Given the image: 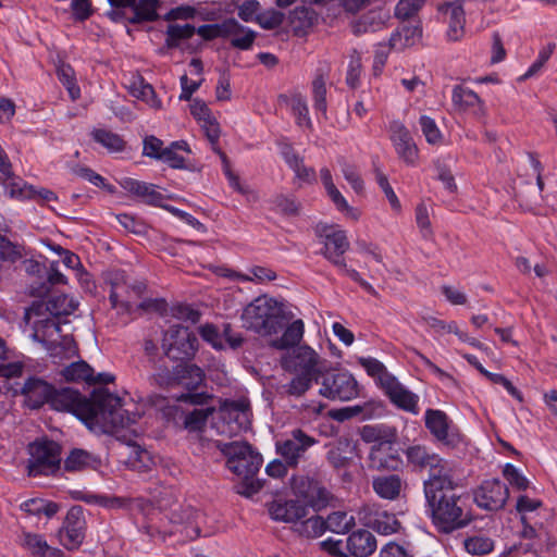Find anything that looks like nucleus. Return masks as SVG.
<instances>
[{"label": "nucleus", "instance_id": "nucleus-25", "mask_svg": "<svg viewBox=\"0 0 557 557\" xmlns=\"http://www.w3.org/2000/svg\"><path fill=\"white\" fill-rule=\"evenodd\" d=\"M446 16H448V36L453 40H458L463 34L465 25V11L462 8V0H454L440 7Z\"/></svg>", "mask_w": 557, "mask_h": 557}, {"label": "nucleus", "instance_id": "nucleus-7", "mask_svg": "<svg viewBox=\"0 0 557 557\" xmlns=\"http://www.w3.org/2000/svg\"><path fill=\"white\" fill-rule=\"evenodd\" d=\"M28 476L51 475L60 470L61 446L51 440L35 441L28 445Z\"/></svg>", "mask_w": 557, "mask_h": 557}, {"label": "nucleus", "instance_id": "nucleus-30", "mask_svg": "<svg viewBox=\"0 0 557 557\" xmlns=\"http://www.w3.org/2000/svg\"><path fill=\"white\" fill-rule=\"evenodd\" d=\"M100 466V459L91 453L74 448L64 460V469L69 472L84 471L87 469H97Z\"/></svg>", "mask_w": 557, "mask_h": 557}, {"label": "nucleus", "instance_id": "nucleus-6", "mask_svg": "<svg viewBox=\"0 0 557 557\" xmlns=\"http://www.w3.org/2000/svg\"><path fill=\"white\" fill-rule=\"evenodd\" d=\"M323 243L322 255L332 262L335 267L344 270L345 274L352 281L357 282L366 292L373 296H377L374 287L364 281L358 271L348 269L344 259V253L349 248V242L346 233L342 230H335L333 226H325L320 234Z\"/></svg>", "mask_w": 557, "mask_h": 557}, {"label": "nucleus", "instance_id": "nucleus-44", "mask_svg": "<svg viewBox=\"0 0 557 557\" xmlns=\"http://www.w3.org/2000/svg\"><path fill=\"white\" fill-rule=\"evenodd\" d=\"M296 376L292 381L282 386L283 392L288 396L300 397L302 396L312 385V382H319V377L295 373Z\"/></svg>", "mask_w": 557, "mask_h": 557}, {"label": "nucleus", "instance_id": "nucleus-15", "mask_svg": "<svg viewBox=\"0 0 557 557\" xmlns=\"http://www.w3.org/2000/svg\"><path fill=\"white\" fill-rule=\"evenodd\" d=\"M508 497V487L498 479L486 480L474 491L475 504L490 511L502 509Z\"/></svg>", "mask_w": 557, "mask_h": 557}, {"label": "nucleus", "instance_id": "nucleus-1", "mask_svg": "<svg viewBox=\"0 0 557 557\" xmlns=\"http://www.w3.org/2000/svg\"><path fill=\"white\" fill-rule=\"evenodd\" d=\"M48 405L53 410L71 412L88 428L112 433L129 445L132 440L126 435L127 429L139 419L137 413L127 412L121 405V398L106 388L96 389L90 398H86L70 387H53Z\"/></svg>", "mask_w": 557, "mask_h": 557}, {"label": "nucleus", "instance_id": "nucleus-37", "mask_svg": "<svg viewBox=\"0 0 557 557\" xmlns=\"http://www.w3.org/2000/svg\"><path fill=\"white\" fill-rule=\"evenodd\" d=\"M61 374L66 381L89 382L92 380L94 369L86 361H75L65 367Z\"/></svg>", "mask_w": 557, "mask_h": 557}, {"label": "nucleus", "instance_id": "nucleus-58", "mask_svg": "<svg viewBox=\"0 0 557 557\" xmlns=\"http://www.w3.org/2000/svg\"><path fill=\"white\" fill-rule=\"evenodd\" d=\"M116 220L121 224L122 227H124L127 232L141 235L146 233V224L139 220H137L135 216L123 213L117 214Z\"/></svg>", "mask_w": 557, "mask_h": 557}, {"label": "nucleus", "instance_id": "nucleus-21", "mask_svg": "<svg viewBox=\"0 0 557 557\" xmlns=\"http://www.w3.org/2000/svg\"><path fill=\"white\" fill-rule=\"evenodd\" d=\"M453 106L456 111L472 114L481 119L485 114L484 103L471 89L457 85L453 89Z\"/></svg>", "mask_w": 557, "mask_h": 557}, {"label": "nucleus", "instance_id": "nucleus-40", "mask_svg": "<svg viewBox=\"0 0 557 557\" xmlns=\"http://www.w3.org/2000/svg\"><path fill=\"white\" fill-rule=\"evenodd\" d=\"M370 525L377 533L384 535L396 533L400 529V522L395 515L386 511L375 513L374 518L370 521Z\"/></svg>", "mask_w": 557, "mask_h": 557}, {"label": "nucleus", "instance_id": "nucleus-5", "mask_svg": "<svg viewBox=\"0 0 557 557\" xmlns=\"http://www.w3.org/2000/svg\"><path fill=\"white\" fill-rule=\"evenodd\" d=\"M243 326L260 336H271L281 332L287 319L282 306L265 295L255 298L243 310Z\"/></svg>", "mask_w": 557, "mask_h": 557}, {"label": "nucleus", "instance_id": "nucleus-43", "mask_svg": "<svg viewBox=\"0 0 557 557\" xmlns=\"http://www.w3.org/2000/svg\"><path fill=\"white\" fill-rule=\"evenodd\" d=\"M222 408L225 412H239L242 414L239 419V428L249 429L251 424L252 412L250 403L247 398L227 400L224 403Z\"/></svg>", "mask_w": 557, "mask_h": 557}, {"label": "nucleus", "instance_id": "nucleus-10", "mask_svg": "<svg viewBox=\"0 0 557 557\" xmlns=\"http://www.w3.org/2000/svg\"><path fill=\"white\" fill-rule=\"evenodd\" d=\"M162 348L171 360H190L198 349V338L188 327L172 325L164 333Z\"/></svg>", "mask_w": 557, "mask_h": 557}, {"label": "nucleus", "instance_id": "nucleus-64", "mask_svg": "<svg viewBox=\"0 0 557 557\" xmlns=\"http://www.w3.org/2000/svg\"><path fill=\"white\" fill-rule=\"evenodd\" d=\"M109 4L112 7V11L109 13L110 17L113 21H119L122 18L128 17L125 10H133L135 5V0H108Z\"/></svg>", "mask_w": 557, "mask_h": 557}, {"label": "nucleus", "instance_id": "nucleus-4", "mask_svg": "<svg viewBox=\"0 0 557 557\" xmlns=\"http://www.w3.org/2000/svg\"><path fill=\"white\" fill-rule=\"evenodd\" d=\"M293 488L295 493L304 498L289 500H274L269 504L268 510L275 521L297 523L308 515V506L322 507L326 504L329 493L325 488L318 486L315 482L301 478L295 481Z\"/></svg>", "mask_w": 557, "mask_h": 557}, {"label": "nucleus", "instance_id": "nucleus-35", "mask_svg": "<svg viewBox=\"0 0 557 557\" xmlns=\"http://www.w3.org/2000/svg\"><path fill=\"white\" fill-rule=\"evenodd\" d=\"M295 531L308 539L319 537L325 531V521L318 515L307 516L305 520L301 519L296 523Z\"/></svg>", "mask_w": 557, "mask_h": 557}, {"label": "nucleus", "instance_id": "nucleus-2", "mask_svg": "<svg viewBox=\"0 0 557 557\" xmlns=\"http://www.w3.org/2000/svg\"><path fill=\"white\" fill-rule=\"evenodd\" d=\"M457 486L453 474L424 488L432 521L440 532L450 533L472 521L470 512L463 509L461 496L455 492Z\"/></svg>", "mask_w": 557, "mask_h": 557}, {"label": "nucleus", "instance_id": "nucleus-12", "mask_svg": "<svg viewBox=\"0 0 557 557\" xmlns=\"http://www.w3.org/2000/svg\"><path fill=\"white\" fill-rule=\"evenodd\" d=\"M319 393L332 400L347 401L358 397L359 385L349 372L332 371L322 375Z\"/></svg>", "mask_w": 557, "mask_h": 557}, {"label": "nucleus", "instance_id": "nucleus-46", "mask_svg": "<svg viewBox=\"0 0 557 557\" xmlns=\"http://www.w3.org/2000/svg\"><path fill=\"white\" fill-rule=\"evenodd\" d=\"M290 18L294 29L296 32H304L314 25L318 20V15L310 8L299 7L292 12Z\"/></svg>", "mask_w": 557, "mask_h": 557}, {"label": "nucleus", "instance_id": "nucleus-3", "mask_svg": "<svg viewBox=\"0 0 557 557\" xmlns=\"http://www.w3.org/2000/svg\"><path fill=\"white\" fill-rule=\"evenodd\" d=\"M218 449L226 458L227 469L242 479L234 490L244 497H251L257 494L263 486L261 480L257 479L263 459L247 442H216Z\"/></svg>", "mask_w": 557, "mask_h": 557}, {"label": "nucleus", "instance_id": "nucleus-13", "mask_svg": "<svg viewBox=\"0 0 557 557\" xmlns=\"http://www.w3.org/2000/svg\"><path fill=\"white\" fill-rule=\"evenodd\" d=\"M319 363V355L307 345L297 346L281 358V366L285 371L315 377L321 374Z\"/></svg>", "mask_w": 557, "mask_h": 557}, {"label": "nucleus", "instance_id": "nucleus-50", "mask_svg": "<svg viewBox=\"0 0 557 557\" xmlns=\"http://www.w3.org/2000/svg\"><path fill=\"white\" fill-rule=\"evenodd\" d=\"M23 246L12 243L7 237L0 235V259L2 261L14 263L23 257Z\"/></svg>", "mask_w": 557, "mask_h": 557}, {"label": "nucleus", "instance_id": "nucleus-32", "mask_svg": "<svg viewBox=\"0 0 557 557\" xmlns=\"http://www.w3.org/2000/svg\"><path fill=\"white\" fill-rule=\"evenodd\" d=\"M330 67H319L315 72L314 79L312 81V98L315 110L326 115L327 103H326V78L329 76Z\"/></svg>", "mask_w": 557, "mask_h": 557}, {"label": "nucleus", "instance_id": "nucleus-29", "mask_svg": "<svg viewBox=\"0 0 557 557\" xmlns=\"http://www.w3.org/2000/svg\"><path fill=\"white\" fill-rule=\"evenodd\" d=\"M359 434L363 442L372 443V446H382L397 440L396 429L384 424L363 425Z\"/></svg>", "mask_w": 557, "mask_h": 557}, {"label": "nucleus", "instance_id": "nucleus-61", "mask_svg": "<svg viewBox=\"0 0 557 557\" xmlns=\"http://www.w3.org/2000/svg\"><path fill=\"white\" fill-rule=\"evenodd\" d=\"M231 46L240 50H248L253 45L256 33L251 29H245L237 35H230Z\"/></svg>", "mask_w": 557, "mask_h": 557}, {"label": "nucleus", "instance_id": "nucleus-62", "mask_svg": "<svg viewBox=\"0 0 557 557\" xmlns=\"http://www.w3.org/2000/svg\"><path fill=\"white\" fill-rule=\"evenodd\" d=\"M163 141L156 136H147L144 139L143 154L156 160H159L161 152H163Z\"/></svg>", "mask_w": 557, "mask_h": 557}, {"label": "nucleus", "instance_id": "nucleus-60", "mask_svg": "<svg viewBox=\"0 0 557 557\" xmlns=\"http://www.w3.org/2000/svg\"><path fill=\"white\" fill-rule=\"evenodd\" d=\"M23 545L32 550L34 555L44 556L48 549L47 542L42 539V536L37 534H24Z\"/></svg>", "mask_w": 557, "mask_h": 557}, {"label": "nucleus", "instance_id": "nucleus-36", "mask_svg": "<svg viewBox=\"0 0 557 557\" xmlns=\"http://www.w3.org/2000/svg\"><path fill=\"white\" fill-rule=\"evenodd\" d=\"M348 441H339L326 453V460L336 470L347 468L351 462V457L348 456L349 449Z\"/></svg>", "mask_w": 557, "mask_h": 557}, {"label": "nucleus", "instance_id": "nucleus-49", "mask_svg": "<svg viewBox=\"0 0 557 557\" xmlns=\"http://www.w3.org/2000/svg\"><path fill=\"white\" fill-rule=\"evenodd\" d=\"M466 550L475 556H483L491 553L494 548V542L485 536L468 537L463 542Z\"/></svg>", "mask_w": 557, "mask_h": 557}, {"label": "nucleus", "instance_id": "nucleus-38", "mask_svg": "<svg viewBox=\"0 0 557 557\" xmlns=\"http://www.w3.org/2000/svg\"><path fill=\"white\" fill-rule=\"evenodd\" d=\"M325 521V530L334 533L345 534L355 527V518L345 511H334L327 516Z\"/></svg>", "mask_w": 557, "mask_h": 557}, {"label": "nucleus", "instance_id": "nucleus-55", "mask_svg": "<svg viewBox=\"0 0 557 557\" xmlns=\"http://www.w3.org/2000/svg\"><path fill=\"white\" fill-rule=\"evenodd\" d=\"M424 2L425 0H400L395 8V16L407 20L413 16Z\"/></svg>", "mask_w": 557, "mask_h": 557}, {"label": "nucleus", "instance_id": "nucleus-26", "mask_svg": "<svg viewBox=\"0 0 557 557\" xmlns=\"http://www.w3.org/2000/svg\"><path fill=\"white\" fill-rule=\"evenodd\" d=\"M243 30L244 26L240 25L235 18H227L222 23L201 25L196 32L205 40H212L220 37L225 38L230 35H237Z\"/></svg>", "mask_w": 557, "mask_h": 557}, {"label": "nucleus", "instance_id": "nucleus-59", "mask_svg": "<svg viewBox=\"0 0 557 557\" xmlns=\"http://www.w3.org/2000/svg\"><path fill=\"white\" fill-rule=\"evenodd\" d=\"M416 221L424 238L433 235L429 212L424 203H419L416 208Z\"/></svg>", "mask_w": 557, "mask_h": 557}, {"label": "nucleus", "instance_id": "nucleus-31", "mask_svg": "<svg viewBox=\"0 0 557 557\" xmlns=\"http://www.w3.org/2000/svg\"><path fill=\"white\" fill-rule=\"evenodd\" d=\"M304 331L305 325L302 320H295L285 329L282 336L273 339L270 345L278 350L296 348L302 339Z\"/></svg>", "mask_w": 557, "mask_h": 557}, {"label": "nucleus", "instance_id": "nucleus-53", "mask_svg": "<svg viewBox=\"0 0 557 557\" xmlns=\"http://www.w3.org/2000/svg\"><path fill=\"white\" fill-rule=\"evenodd\" d=\"M503 475L508 481V483L518 491H525L529 486L528 479L522 475L511 463L505 465L503 469Z\"/></svg>", "mask_w": 557, "mask_h": 557}, {"label": "nucleus", "instance_id": "nucleus-56", "mask_svg": "<svg viewBox=\"0 0 557 557\" xmlns=\"http://www.w3.org/2000/svg\"><path fill=\"white\" fill-rule=\"evenodd\" d=\"M420 125L425 139L430 144H438L442 139V134L437 128L433 119L422 115L420 117Z\"/></svg>", "mask_w": 557, "mask_h": 557}, {"label": "nucleus", "instance_id": "nucleus-18", "mask_svg": "<svg viewBox=\"0 0 557 557\" xmlns=\"http://www.w3.org/2000/svg\"><path fill=\"white\" fill-rule=\"evenodd\" d=\"M395 442L372 446L368 457V468L374 471H396L403 460L394 447Z\"/></svg>", "mask_w": 557, "mask_h": 557}, {"label": "nucleus", "instance_id": "nucleus-39", "mask_svg": "<svg viewBox=\"0 0 557 557\" xmlns=\"http://www.w3.org/2000/svg\"><path fill=\"white\" fill-rule=\"evenodd\" d=\"M214 412L213 407L194 409L184 414L183 424L189 432L202 431L207 424L208 418Z\"/></svg>", "mask_w": 557, "mask_h": 557}, {"label": "nucleus", "instance_id": "nucleus-54", "mask_svg": "<svg viewBox=\"0 0 557 557\" xmlns=\"http://www.w3.org/2000/svg\"><path fill=\"white\" fill-rule=\"evenodd\" d=\"M256 21L264 29H274L284 21V13L277 10H268L257 14Z\"/></svg>", "mask_w": 557, "mask_h": 557}, {"label": "nucleus", "instance_id": "nucleus-28", "mask_svg": "<svg viewBox=\"0 0 557 557\" xmlns=\"http://www.w3.org/2000/svg\"><path fill=\"white\" fill-rule=\"evenodd\" d=\"M111 290L109 295V300L113 308L119 306V300L122 298V294L120 293V288L127 287L131 290V296L133 298H140L146 289L147 285L143 281H134L133 283L127 282L122 274L116 273L114 278L110 281Z\"/></svg>", "mask_w": 557, "mask_h": 557}, {"label": "nucleus", "instance_id": "nucleus-63", "mask_svg": "<svg viewBox=\"0 0 557 557\" xmlns=\"http://www.w3.org/2000/svg\"><path fill=\"white\" fill-rule=\"evenodd\" d=\"M199 333H200L201 337L203 338V341L210 343L212 345V347H214L216 349L224 348L222 339H221L222 336L220 335L215 325L207 323V324L200 326Z\"/></svg>", "mask_w": 557, "mask_h": 557}, {"label": "nucleus", "instance_id": "nucleus-34", "mask_svg": "<svg viewBox=\"0 0 557 557\" xmlns=\"http://www.w3.org/2000/svg\"><path fill=\"white\" fill-rule=\"evenodd\" d=\"M94 140L104 147L109 152H121L126 147V141L116 133L104 128H95L91 132Z\"/></svg>", "mask_w": 557, "mask_h": 557}, {"label": "nucleus", "instance_id": "nucleus-57", "mask_svg": "<svg viewBox=\"0 0 557 557\" xmlns=\"http://www.w3.org/2000/svg\"><path fill=\"white\" fill-rule=\"evenodd\" d=\"M375 177H376V182L379 184V186L382 188V190L384 191L386 198L388 199L392 208L396 211H399L400 210V202L396 196V194L394 193L388 180H387V176L385 174H383L380 170H375Z\"/></svg>", "mask_w": 557, "mask_h": 557}, {"label": "nucleus", "instance_id": "nucleus-45", "mask_svg": "<svg viewBox=\"0 0 557 557\" xmlns=\"http://www.w3.org/2000/svg\"><path fill=\"white\" fill-rule=\"evenodd\" d=\"M59 81L67 89L72 100H77L81 97V89L76 84L74 69L66 63H61L57 69Z\"/></svg>", "mask_w": 557, "mask_h": 557}, {"label": "nucleus", "instance_id": "nucleus-27", "mask_svg": "<svg viewBox=\"0 0 557 557\" xmlns=\"http://www.w3.org/2000/svg\"><path fill=\"white\" fill-rule=\"evenodd\" d=\"M122 187L128 193L139 197L148 205L160 206L163 200V195L156 189L153 184L126 178L122 183Z\"/></svg>", "mask_w": 557, "mask_h": 557}, {"label": "nucleus", "instance_id": "nucleus-9", "mask_svg": "<svg viewBox=\"0 0 557 557\" xmlns=\"http://www.w3.org/2000/svg\"><path fill=\"white\" fill-rule=\"evenodd\" d=\"M405 454L409 465L420 471L429 470V478L423 484L424 488L454 474V470L448 461L441 458L437 454L430 453L425 446H409Z\"/></svg>", "mask_w": 557, "mask_h": 557}, {"label": "nucleus", "instance_id": "nucleus-51", "mask_svg": "<svg viewBox=\"0 0 557 557\" xmlns=\"http://www.w3.org/2000/svg\"><path fill=\"white\" fill-rule=\"evenodd\" d=\"M338 163L342 166V173L345 180L351 185L356 193L363 190V180L359 175L356 165L349 163L345 158L338 159Z\"/></svg>", "mask_w": 557, "mask_h": 557}, {"label": "nucleus", "instance_id": "nucleus-24", "mask_svg": "<svg viewBox=\"0 0 557 557\" xmlns=\"http://www.w3.org/2000/svg\"><path fill=\"white\" fill-rule=\"evenodd\" d=\"M404 481L399 474H382L373 478V491L384 499H397L401 493Z\"/></svg>", "mask_w": 557, "mask_h": 557}, {"label": "nucleus", "instance_id": "nucleus-47", "mask_svg": "<svg viewBox=\"0 0 557 557\" xmlns=\"http://www.w3.org/2000/svg\"><path fill=\"white\" fill-rule=\"evenodd\" d=\"M289 106L293 114L296 116V122L299 126L312 127L311 120L309 117V109L307 106L306 98L301 94H295L290 97Z\"/></svg>", "mask_w": 557, "mask_h": 557}, {"label": "nucleus", "instance_id": "nucleus-22", "mask_svg": "<svg viewBox=\"0 0 557 557\" xmlns=\"http://www.w3.org/2000/svg\"><path fill=\"white\" fill-rule=\"evenodd\" d=\"M392 140L398 156L408 164H413L418 159V148L409 133L401 124L393 128Z\"/></svg>", "mask_w": 557, "mask_h": 557}, {"label": "nucleus", "instance_id": "nucleus-8", "mask_svg": "<svg viewBox=\"0 0 557 557\" xmlns=\"http://www.w3.org/2000/svg\"><path fill=\"white\" fill-rule=\"evenodd\" d=\"M205 381L201 368L191 363H180L173 369L162 368L150 377L151 384L160 388L183 386L188 391L197 389Z\"/></svg>", "mask_w": 557, "mask_h": 557}, {"label": "nucleus", "instance_id": "nucleus-16", "mask_svg": "<svg viewBox=\"0 0 557 557\" xmlns=\"http://www.w3.org/2000/svg\"><path fill=\"white\" fill-rule=\"evenodd\" d=\"M78 304L67 295L50 297L48 301L35 300L26 310L25 318L42 315L48 312L52 317L70 315L77 309Z\"/></svg>", "mask_w": 557, "mask_h": 557}, {"label": "nucleus", "instance_id": "nucleus-48", "mask_svg": "<svg viewBox=\"0 0 557 557\" xmlns=\"http://www.w3.org/2000/svg\"><path fill=\"white\" fill-rule=\"evenodd\" d=\"M359 363L370 376L376 380L380 387L385 384V379L393 376V374L386 370L385 366L375 358H360Z\"/></svg>", "mask_w": 557, "mask_h": 557}, {"label": "nucleus", "instance_id": "nucleus-19", "mask_svg": "<svg viewBox=\"0 0 557 557\" xmlns=\"http://www.w3.org/2000/svg\"><path fill=\"white\" fill-rule=\"evenodd\" d=\"M450 420L448 416L438 409L425 411V426L430 433L442 444L454 447L459 442V436L449 432Z\"/></svg>", "mask_w": 557, "mask_h": 557}, {"label": "nucleus", "instance_id": "nucleus-52", "mask_svg": "<svg viewBox=\"0 0 557 557\" xmlns=\"http://www.w3.org/2000/svg\"><path fill=\"white\" fill-rule=\"evenodd\" d=\"M271 202L284 215L295 216L299 213V203L293 197L276 195Z\"/></svg>", "mask_w": 557, "mask_h": 557}, {"label": "nucleus", "instance_id": "nucleus-17", "mask_svg": "<svg viewBox=\"0 0 557 557\" xmlns=\"http://www.w3.org/2000/svg\"><path fill=\"white\" fill-rule=\"evenodd\" d=\"M385 384L381 387L385 395L389 398L391 403L397 408L411 412L418 413V401L419 397L407 389L396 376L387 377L384 380Z\"/></svg>", "mask_w": 557, "mask_h": 557}, {"label": "nucleus", "instance_id": "nucleus-41", "mask_svg": "<svg viewBox=\"0 0 557 557\" xmlns=\"http://www.w3.org/2000/svg\"><path fill=\"white\" fill-rule=\"evenodd\" d=\"M421 37V29L418 26H404L400 30L392 34L388 46L391 49L404 48L413 45L416 38Z\"/></svg>", "mask_w": 557, "mask_h": 557}, {"label": "nucleus", "instance_id": "nucleus-33", "mask_svg": "<svg viewBox=\"0 0 557 557\" xmlns=\"http://www.w3.org/2000/svg\"><path fill=\"white\" fill-rule=\"evenodd\" d=\"M158 5V0H135L132 15L126 17V20L131 24L157 21L159 17L157 12Z\"/></svg>", "mask_w": 557, "mask_h": 557}, {"label": "nucleus", "instance_id": "nucleus-20", "mask_svg": "<svg viewBox=\"0 0 557 557\" xmlns=\"http://www.w3.org/2000/svg\"><path fill=\"white\" fill-rule=\"evenodd\" d=\"M53 385L47 381L29 376L25 380L21 387V395L24 396V404L30 409H39L49 403Z\"/></svg>", "mask_w": 557, "mask_h": 557}, {"label": "nucleus", "instance_id": "nucleus-23", "mask_svg": "<svg viewBox=\"0 0 557 557\" xmlns=\"http://www.w3.org/2000/svg\"><path fill=\"white\" fill-rule=\"evenodd\" d=\"M346 547L355 557H368L376 549V540L370 531L360 529L347 537Z\"/></svg>", "mask_w": 557, "mask_h": 557}, {"label": "nucleus", "instance_id": "nucleus-14", "mask_svg": "<svg viewBox=\"0 0 557 557\" xmlns=\"http://www.w3.org/2000/svg\"><path fill=\"white\" fill-rule=\"evenodd\" d=\"M85 534L84 508L79 505L72 506L65 516L63 527L59 531L60 543L69 550L77 549L84 542Z\"/></svg>", "mask_w": 557, "mask_h": 557}, {"label": "nucleus", "instance_id": "nucleus-42", "mask_svg": "<svg viewBox=\"0 0 557 557\" xmlns=\"http://www.w3.org/2000/svg\"><path fill=\"white\" fill-rule=\"evenodd\" d=\"M196 32L195 26L190 24L178 25L172 24L168 26L165 45L173 49L180 46L181 40L189 39Z\"/></svg>", "mask_w": 557, "mask_h": 557}, {"label": "nucleus", "instance_id": "nucleus-11", "mask_svg": "<svg viewBox=\"0 0 557 557\" xmlns=\"http://www.w3.org/2000/svg\"><path fill=\"white\" fill-rule=\"evenodd\" d=\"M319 440L300 428L293 429L287 438L275 443L276 453L290 468H296L306 457L308 450L315 446Z\"/></svg>", "mask_w": 557, "mask_h": 557}]
</instances>
